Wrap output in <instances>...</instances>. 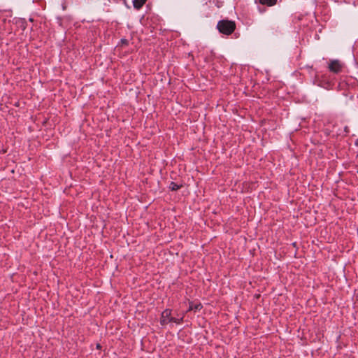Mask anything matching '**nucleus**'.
Listing matches in <instances>:
<instances>
[{"label": "nucleus", "instance_id": "nucleus-2", "mask_svg": "<svg viewBox=\"0 0 358 358\" xmlns=\"http://www.w3.org/2000/svg\"><path fill=\"white\" fill-rule=\"evenodd\" d=\"M343 68V64L338 59L331 60L329 64V69L330 71L338 73Z\"/></svg>", "mask_w": 358, "mask_h": 358}, {"label": "nucleus", "instance_id": "nucleus-5", "mask_svg": "<svg viewBox=\"0 0 358 358\" xmlns=\"http://www.w3.org/2000/svg\"><path fill=\"white\" fill-rule=\"evenodd\" d=\"M147 0H134L133 1V5L134 7L138 10L145 4Z\"/></svg>", "mask_w": 358, "mask_h": 358}, {"label": "nucleus", "instance_id": "nucleus-7", "mask_svg": "<svg viewBox=\"0 0 358 358\" xmlns=\"http://www.w3.org/2000/svg\"><path fill=\"white\" fill-rule=\"evenodd\" d=\"M180 186L178 185L177 183H176L174 182H171L170 185H169V188L172 191L178 190V189H180Z\"/></svg>", "mask_w": 358, "mask_h": 358}, {"label": "nucleus", "instance_id": "nucleus-8", "mask_svg": "<svg viewBox=\"0 0 358 358\" xmlns=\"http://www.w3.org/2000/svg\"><path fill=\"white\" fill-rule=\"evenodd\" d=\"M183 320V317H182L181 318H176V317H171V322H174V323H176V324H180Z\"/></svg>", "mask_w": 358, "mask_h": 358}, {"label": "nucleus", "instance_id": "nucleus-9", "mask_svg": "<svg viewBox=\"0 0 358 358\" xmlns=\"http://www.w3.org/2000/svg\"><path fill=\"white\" fill-rule=\"evenodd\" d=\"M121 43L122 45H127L128 44V41L127 39H122L121 40Z\"/></svg>", "mask_w": 358, "mask_h": 358}, {"label": "nucleus", "instance_id": "nucleus-1", "mask_svg": "<svg viewBox=\"0 0 358 358\" xmlns=\"http://www.w3.org/2000/svg\"><path fill=\"white\" fill-rule=\"evenodd\" d=\"M217 27L220 33L230 35L234 31L236 24L234 21L222 20L218 22Z\"/></svg>", "mask_w": 358, "mask_h": 358}, {"label": "nucleus", "instance_id": "nucleus-3", "mask_svg": "<svg viewBox=\"0 0 358 358\" xmlns=\"http://www.w3.org/2000/svg\"><path fill=\"white\" fill-rule=\"evenodd\" d=\"M171 311L169 309H166L164 310L162 313L161 318H160V323L162 325H166L171 322Z\"/></svg>", "mask_w": 358, "mask_h": 358}, {"label": "nucleus", "instance_id": "nucleus-4", "mask_svg": "<svg viewBox=\"0 0 358 358\" xmlns=\"http://www.w3.org/2000/svg\"><path fill=\"white\" fill-rule=\"evenodd\" d=\"M202 305L201 303H194L193 302H190L189 303V308H188V311H191V310H194V311H197V310H200L201 308H202Z\"/></svg>", "mask_w": 358, "mask_h": 358}, {"label": "nucleus", "instance_id": "nucleus-6", "mask_svg": "<svg viewBox=\"0 0 358 358\" xmlns=\"http://www.w3.org/2000/svg\"><path fill=\"white\" fill-rule=\"evenodd\" d=\"M277 2V0H259V3L263 5H266L268 6H272L275 5Z\"/></svg>", "mask_w": 358, "mask_h": 358}, {"label": "nucleus", "instance_id": "nucleus-10", "mask_svg": "<svg viewBox=\"0 0 358 358\" xmlns=\"http://www.w3.org/2000/svg\"><path fill=\"white\" fill-rule=\"evenodd\" d=\"M357 173H358V171H357Z\"/></svg>", "mask_w": 358, "mask_h": 358}]
</instances>
